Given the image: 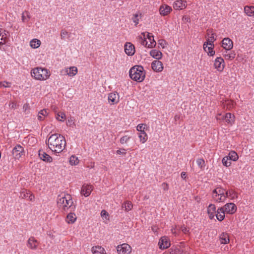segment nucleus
Here are the masks:
<instances>
[{
    "label": "nucleus",
    "instance_id": "nucleus-1",
    "mask_svg": "<svg viewBox=\"0 0 254 254\" xmlns=\"http://www.w3.org/2000/svg\"><path fill=\"white\" fill-rule=\"evenodd\" d=\"M46 144L52 152L59 153L65 149L66 141L61 134L54 133L50 136Z\"/></svg>",
    "mask_w": 254,
    "mask_h": 254
},
{
    "label": "nucleus",
    "instance_id": "nucleus-2",
    "mask_svg": "<svg viewBox=\"0 0 254 254\" xmlns=\"http://www.w3.org/2000/svg\"><path fill=\"white\" fill-rule=\"evenodd\" d=\"M146 74L145 70L142 66L135 65L130 68L129 71L130 78L136 82H141L145 78Z\"/></svg>",
    "mask_w": 254,
    "mask_h": 254
},
{
    "label": "nucleus",
    "instance_id": "nucleus-3",
    "mask_svg": "<svg viewBox=\"0 0 254 254\" xmlns=\"http://www.w3.org/2000/svg\"><path fill=\"white\" fill-rule=\"evenodd\" d=\"M73 203L70 194H67L64 195L60 194L57 197V204L59 207L63 209L64 211L72 207Z\"/></svg>",
    "mask_w": 254,
    "mask_h": 254
},
{
    "label": "nucleus",
    "instance_id": "nucleus-4",
    "mask_svg": "<svg viewBox=\"0 0 254 254\" xmlns=\"http://www.w3.org/2000/svg\"><path fill=\"white\" fill-rule=\"evenodd\" d=\"M31 75L38 80H46L50 76L48 70L41 67H36L32 70Z\"/></svg>",
    "mask_w": 254,
    "mask_h": 254
},
{
    "label": "nucleus",
    "instance_id": "nucleus-5",
    "mask_svg": "<svg viewBox=\"0 0 254 254\" xmlns=\"http://www.w3.org/2000/svg\"><path fill=\"white\" fill-rule=\"evenodd\" d=\"M117 251L119 254H129L131 252V248L127 244L118 245Z\"/></svg>",
    "mask_w": 254,
    "mask_h": 254
},
{
    "label": "nucleus",
    "instance_id": "nucleus-6",
    "mask_svg": "<svg viewBox=\"0 0 254 254\" xmlns=\"http://www.w3.org/2000/svg\"><path fill=\"white\" fill-rule=\"evenodd\" d=\"M24 154V148L20 145H17L12 150V155L15 159H18Z\"/></svg>",
    "mask_w": 254,
    "mask_h": 254
},
{
    "label": "nucleus",
    "instance_id": "nucleus-7",
    "mask_svg": "<svg viewBox=\"0 0 254 254\" xmlns=\"http://www.w3.org/2000/svg\"><path fill=\"white\" fill-rule=\"evenodd\" d=\"M159 247L160 249H165L170 246V242L167 237L163 236L160 238L158 243Z\"/></svg>",
    "mask_w": 254,
    "mask_h": 254
},
{
    "label": "nucleus",
    "instance_id": "nucleus-8",
    "mask_svg": "<svg viewBox=\"0 0 254 254\" xmlns=\"http://www.w3.org/2000/svg\"><path fill=\"white\" fill-rule=\"evenodd\" d=\"M108 99L111 105H114L119 102V95L117 92L110 93L109 94Z\"/></svg>",
    "mask_w": 254,
    "mask_h": 254
},
{
    "label": "nucleus",
    "instance_id": "nucleus-9",
    "mask_svg": "<svg viewBox=\"0 0 254 254\" xmlns=\"http://www.w3.org/2000/svg\"><path fill=\"white\" fill-rule=\"evenodd\" d=\"M152 69L155 72H161L163 69V64L159 60H155L151 64Z\"/></svg>",
    "mask_w": 254,
    "mask_h": 254
},
{
    "label": "nucleus",
    "instance_id": "nucleus-10",
    "mask_svg": "<svg viewBox=\"0 0 254 254\" xmlns=\"http://www.w3.org/2000/svg\"><path fill=\"white\" fill-rule=\"evenodd\" d=\"M214 66L218 71H222L224 68V61L221 57H217L214 62Z\"/></svg>",
    "mask_w": 254,
    "mask_h": 254
},
{
    "label": "nucleus",
    "instance_id": "nucleus-11",
    "mask_svg": "<svg viewBox=\"0 0 254 254\" xmlns=\"http://www.w3.org/2000/svg\"><path fill=\"white\" fill-rule=\"evenodd\" d=\"M222 46L226 50H230L233 47V42L229 38H225L222 41Z\"/></svg>",
    "mask_w": 254,
    "mask_h": 254
},
{
    "label": "nucleus",
    "instance_id": "nucleus-12",
    "mask_svg": "<svg viewBox=\"0 0 254 254\" xmlns=\"http://www.w3.org/2000/svg\"><path fill=\"white\" fill-rule=\"evenodd\" d=\"M125 52L128 56H132L135 53V48L131 43L127 42L125 45Z\"/></svg>",
    "mask_w": 254,
    "mask_h": 254
},
{
    "label": "nucleus",
    "instance_id": "nucleus-13",
    "mask_svg": "<svg viewBox=\"0 0 254 254\" xmlns=\"http://www.w3.org/2000/svg\"><path fill=\"white\" fill-rule=\"evenodd\" d=\"M226 213L233 214L237 210V206L234 203H228L225 205Z\"/></svg>",
    "mask_w": 254,
    "mask_h": 254
},
{
    "label": "nucleus",
    "instance_id": "nucleus-14",
    "mask_svg": "<svg viewBox=\"0 0 254 254\" xmlns=\"http://www.w3.org/2000/svg\"><path fill=\"white\" fill-rule=\"evenodd\" d=\"M39 243L34 237H31L27 241V246L32 250H36L38 247Z\"/></svg>",
    "mask_w": 254,
    "mask_h": 254
},
{
    "label": "nucleus",
    "instance_id": "nucleus-15",
    "mask_svg": "<svg viewBox=\"0 0 254 254\" xmlns=\"http://www.w3.org/2000/svg\"><path fill=\"white\" fill-rule=\"evenodd\" d=\"M92 190V187L91 185L84 184L81 188V193L87 197L90 194Z\"/></svg>",
    "mask_w": 254,
    "mask_h": 254
},
{
    "label": "nucleus",
    "instance_id": "nucleus-16",
    "mask_svg": "<svg viewBox=\"0 0 254 254\" xmlns=\"http://www.w3.org/2000/svg\"><path fill=\"white\" fill-rule=\"evenodd\" d=\"M172 10V9L171 7L167 4L162 5L159 8L160 13L162 16L167 15L169 13H170Z\"/></svg>",
    "mask_w": 254,
    "mask_h": 254
},
{
    "label": "nucleus",
    "instance_id": "nucleus-17",
    "mask_svg": "<svg viewBox=\"0 0 254 254\" xmlns=\"http://www.w3.org/2000/svg\"><path fill=\"white\" fill-rule=\"evenodd\" d=\"M39 156L41 160L45 162H51L52 161V158L43 150H40L39 151Z\"/></svg>",
    "mask_w": 254,
    "mask_h": 254
},
{
    "label": "nucleus",
    "instance_id": "nucleus-18",
    "mask_svg": "<svg viewBox=\"0 0 254 254\" xmlns=\"http://www.w3.org/2000/svg\"><path fill=\"white\" fill-rule=\"evenodd\" d=\"M207 213L209 218L212 219L214 217V213H217L216 211V207L214 204H210L207 208Z\"/></svg>",
    "mask_w": 254,
    "mask_h": 254
},
{
    "label": "nucleus",
    "instance_id": "nucleus-19",
    "mask_svg": "<svg viewBox=\"0 0 254 254\" xmlns=\"http://www.w3.org/2000/svg\"><path fill=\"white\" fill-rule=\"evenodd\" d=\"M186 3L185 0H177L174 2L173 7L175 9H182L186 7Z\"/></svg>",
    "mask_w": 254,
    "mask_h": 254
},
{
    "label": "nucleus",
    "instance_id": "nucleus-20",
    "mask_svg": "<svg viewBox=\"0 0 254 254\" xmlns=\"http://www.w3.org/2000/svg\"><path fill=\"white\" fill-rule=\"evenodd\" d=\"M150 55L157 60L161 59L162 57V53L161 52L156 49L151 50L150 52Z\"/></svg>",
    "mask_w": 254,
    "mask_h": 254
},
{
    "label": "nucleus",
    "instance_id": "nucleus-21",
    "mask_svg": "<svg viewBox=\"0 0 254 254\" xmlns=\"http://www.w3.org/2000/svg\"><path fill=\"white\" fill-rule=\"evenodd\" d=\"M169 254H188V253L184 251L180 246L172 248Z\"/></svg>",
    "mask_w": 254,
    "mask_h": 254
},
{
    "label": "nucleus",
    "instance_id": "nucleus-22",
    "mask_svg": "<svg viewBox=\"0 0 254 254\" xmlns=\"http://www.w3.org/2000/svg\"><path fill=\"white\" fill-rule=\"evenodd\" d=\"M104 251V249L101 246H97L92 248V252L93 254H106Z\"/></svg>",
    "mask_w": 254,
    "mask_h": 254
},
{
    "label": "nucleus",
    "instance_id": "nucleus-23",
    "mask_svg": "<svg viewBox=\"0 0 254 254\" xmlns=\"http://www.w3.org/2000/svg\"><path fill=\"white\" fill-rule=\"evenodd\" d=\"M147 38L150 41V43L148 45L147 47L152 48L154 47L156 45V41L154 40V36L151 33L147 32Z\"/></svg>",
    "mask_w": 254,
    "mask_h": 254
},
{
    "label": "nucleus",
    "instance_id": "nucleus-24",
    "mask_svg": "<svg viewBox=\"0 0 254 254\" xmlns=\"http://www.w3.org/2000/svg\"><path fill=\"white\" fill-rule=\"evenodd\" d=\"M220 241L221 244H226L229 243L230 240L227 234L223 233L220 236Z\"/></svg>",
    "mask_w": 254,
    "mask_h": 254
},
{
    "label": "nucleus",
    "instance_id": "nucleus-25",
    "mask_svg": "<svg viewBox=\"0 0 254 254\" xmlns=\"http://www.w3.org/2000/svg\"><path fill=\"white\" fill-rule=\"evenodd\" d=\"M76 217L74 213L70 212L66 216V221L68 223L73 224L76 220Z\"/></svg>",
    "mask_w": 254,
    "mask_h": 254
},
{
    "label": "nucleus",
    "instance_id": "nucleus-26",
    "mask_svg": "<svg viewBox=\"0 0 254 254\" xmlns=\"http://www.w3.org/2000/svg\"><path fill=\"white\" fill-rule=\"evenodd\" d=\"M48 114V109H43L39 112L38 115V119L39 121L44 120V117H46Z\"/></svg>",
    "mask_w": 254,
    "mask_h": 254
},
{
    "label": "nucleus",
    "instance_id": "nucleus-27",
    "mask_svg": "<svg viewBox=\"0 0 254 254\" xmlns=\"http://www.w3.org/2000/svg\"><path fill=\"white\" fill-rule=\"evenodd\" d=\"M245 12L248 16L254 15V6H246L244 8Z\"/></svg>",
    "mask_w": 254,
    "mask_h": 254
},
{
    "label": "nucleus",
    "instance_id": "nucleus-28",
    "mask_svg": "<svg viewBox=\"0 0 254 254\" xmlns=\"http://www.w3.org/2000/svg\"><path fill=\"white\" fill-rule=\"evenodd\" d=\"M66 72L70 76H73L75 75L77 72V68L75 66H71L69 68V71L68 69H66Z\"/></svg>",
    "mask_w": 254,
    "mask_h": 254
},
{
    "label": "nucleus",
    "instance_id": "nucleus-29",
    "mask_svg": "<svg viewBox=\"0 0 254 254\" xmlns=\"http://www.w3.org/2000/svg\"><path fill=\"white\" fill-rule=\"evenodd\" d=\"M226 156L228 157L230 160H232L234 161H237L239 158L238 155L234 151L230 152L228 155Z\"/></svg>",
    "mask_w": 254,
    "mask_h": 254
},
{
    "label": "nucleus",
    "instance_id": "nucleus-30",
    "mask_svg": "<svg viewBox=\"0 0 254 254\" xmlns=\"http://www.w3.org/2000/svg\"><path fill=\"white\" fill-rule=\"evenodd\" d=\"M30 44L32 48H37L40 46L41 41L36 39H33L30 41Z\"/></svg>",
    "mask_w": 254,
    "mask_h": 254
},
{
    "label": "nucleus",
    "instance_id": "nucleus-31",
    "mask_svg": "<svg viewBox=\"0 0 254 254\" xmlns=\"http://www.w3.org/2000/svg\"><path fill=\"white\" fill-rule=\"evenodd\" d=\"M234 116L230 113H227L225 116V121L227 123L232 124L234 122Z\"/></svg>",
    "mask_w": 254,
    "mask_h": 254
},
{
    "label": "nucleus",
    "instance_id": "nucleus-32",
    "mask_svg": "<svg viewBox=\"0 0 254 254\" xmlns=\"http://www.w3.org/2000/svg\"><path fill=\"white\" fill-rule=\"evenodd\" d=\"M225 195L226 197H231L232 199H234L235 197H237V193L233 190H226Z\"/></svg>",
    "mask_w": 254,
    "mask_h": 254
},
{
    "label": "nucleus",
    "instance_id": "nucleus-33",
    "mask_svg": "<svg viewBox=\"0 0 254 254\" xmlns=\"http://www.w3.org/2000/svg\"><path fill=\"white\" fill-rule=\"evenodd\" d=\"M224 56L226 60H233L235 57L234 52H231L230 53H227V52L224 54Z\"/></svg>",
    "mask_w": 254,
    "mask_h": 254
},
{
    "label": "nucleus",
    "instance_id": "nucleus-34",
    "mask_svg": "<svg viewBox=\"0 0 254 254\" xmlns=\"http://www.w3.org/2000/svg\"><path fill=\"white\" fill-rule=\"evenodd\" d=\"M122 207H124L126 211H128L132 209V205L131 202L127 201L125 204L122 205Z\"/></svg>",
    "mask_w": 254,
    "mask_h": 254
},
{
    "label": "nucleus",
    "instance_id": "nucleus-35",
    "mask_svg": "<svg viewBox=\"0 0 254 254\" xmlns=\"http://www.w3.org/2000/svg\"><path fill=\"white\" fill-rule=\"evenodd\" d=\"M69 163L71 165H76L78 163V160L77 157L74 155H72L69 158Z\"/></svg>",
    "mask_w": 254,
    "mask_h": 254
},
{
    "label": "nucleus",
    "instance_id": "nucleus-36",
    "mask_svg": "<svg viewBox=\"0 0 254 254\" xmlns=\"http://www.w3.org/2000/svg\"><path fill=\"white\" fill-rule=\"evenodd\" d=\"M208 45L214 47V44L213 43V41H210V38H208L206 41L203 44V49L205 52H207L206 48H207V46H208Z\"/></svg>",
    "mask_w": 254,
    "mask_h": 254
},
{
    "label": "nucleus",
    "instance_id": "nucleus-37",
    "mask_svg": "<svg viewBox=\"0 0 254 254\" xmlns=\"http://www.w3.org/2000/svg\"><path fill=\"white\" fill-rule=\"evenodd\" d=\"M65 115L63 112L58 113L56 116L57 120L61 122H63L64 121L62 119H65Z\"/></svg>",
    "mask_w": 254,
    "mask_h": 254
},
{
    "label": "nucleus",
    "instance_id": "nucleus-38",
    "mask_svg": "<svg viewBox=\"0 0 254 254\" xmlns=\"http://www.w3.org/2000/svg\"><path fill=\"white\" fill-rule=\"evenodd\" d=\"M4 32V31H2V35H1V37L0 38V45H3L4 44L6 41H7V35H6V34L5 33H3Z\"/></svg>",
    "mask_w": 254,
    "mask_h": 254
},
{
    "label": "nucleus",
    "instance_id": "nucleus-39",
    "mask_svg": "<svg viewBox=\"0 0 254 254\" xmlns=\"http://www.w3.org/2000/svg\"><path fill=\"white\" fill-rule=\"evenodd\" d=\"M29 18L30 16L28 11H25L23 12L22 15V20L23 22L28 21Z\"/></svg>",
    "mask_w": 254,
    "mask_h": 254
},
{
    "label": "nucleus",
    "instance_id": "nucleus-40",
    "mask_svg": "<svg viewBox=\"0 0 254 254\" xmlns=\"http://www.w3.org/2000/svg\"><path fill=\"white\" fill-rule=\"evenodd\" d=\"M213 46H210L209 47H208L207 46L206 50L208 56H212L214 55L215 54V51L213 50Z\"/></svg>",
    "mask_w": 254,
    "mask_h": 254
},
{
    "label": "nucleus",
    "instance_id": "nucleus-41",
    "mask_svg": "<svg viewBox=\"0 0 254 254\" xmlns=\"http://www.w3.org/2000/svg\"><path fill=\"white\" fill-rule=\"evenodd\" d=\"M223 164L227 167L230 166L231 164V162L230 160L229 159L228 157L227 156L224 157L222 159Z\"/></svg>",
    "mask_w": 254,
    "mask_h": 254
},
{
    "label": "nucleus",
    "instance_id": "nucleus-42",
    "mask_svg": "<svg viewBox=\"0 0 254 254\" xmlns=\"http://www.w3.org/2000/svg\"><path fill=\"white\" fill-rule=\"evenodd\" d=\"M30 106L29 104L26 103L24 104L23 106V111L26 114H29L30 113Z\"/></svg>",
    "mask_w": 254,
    "mask_h": 254
},
{
    "label": "nucleus",
    "instance_id": "nucleus-43",
    "mask_svg": "<svg viewBox=\"0 0 254 254\" xmlns=\"http://www.w3.org/2000/svg\"><path fill=\"white\" fill-rule=\"evenodd\" d=\"M29 192H27L26 190H23L20 192L19 197L21 198H28V197L29 194Z\"/></svg>",
    "mask_w": 254,
    "mask_h": 254
},
{
    "label": "nucleus",
    "instance_id": "nucleus-44",
    "mask_svg": "<svg viewBox=\"0 0 254 254\" xmlns=\"http://www.w3.org/2000/svg\"><path fill=\"white\" fill-rule=\"evenodd\" d=\"M132 20L135 23V25L136 26L139 22V15L137 13L133 14Z\"/></svg>",
    "mask_w": 254,
    "mask_h": 254
},
{
    "label": "nucleus",
    "instance_id": "nucleus-45",
    "mask_svg": "<svg viewBox=\"0 0 254 254\" xmlns=\"http://www.w3.org/2000/svg\"><path fill=\"white\" fill-rule=\"evenodd\" d=\"M130 138V137L127 135H125L124 136H123L122 137H121V138L120 139V143L121 144H124L125 143H127V141L129 140V139Z\"/></svg>",
    "mask_w": 254,
    "mask_h": 254
},
{
    "label": "nucleus",
    "instance_id": "nucleus-46",
    "mask_svg": "<svg viewBox=\"0 0 254 254\" xmlns=\"http://www.w3.org/2000/svg\"><path fill=\"white\" fill-rule=\"evenodd\" d=\"M216 216L217 219L219 221H222L225 218V214L224 213H216Z\"/></svg>",
    "mask_w": 254,
    "mask_h": 254
},
{
    "label": "nucleus",
    "instance_id": "nucleus-47",
    "mask_svg": "<svg viewBox=\"0 0 254 254\" xmlns=\"http://www.w3.org/2000/svg\"><path fill=\"white\" fill-rule=\"evenodd\" d=\"M204 161L202 159H198L196 160V163L200 168H202L204 165Z\"/></svg>",
    "mask_w": 254,
    "mask_h": 254
},
{
    "label": "nucleus",
    "instance_id": "nucleus-48",
    "mask_svg": "<svg viewBox=\"0 0 254 254\" xmlns=\"http://www.w3.org/2000/svg\"><path fill=\"white\" fill-rule=\"evenodd\" d=\"M139 137L140 138V141L142 142V143H144L147 139V134H139Z\"/></svg>",
    "mask_w": 254,
    "mask_h": 254
},
{
    "label": "nucleus",
    "instance_id": "nucleus-49",
    "mask_svg": "<svg viewBox=\"0 0 254 254\" xmlns=\"http://www.w3.org/2000/svg\"><path fill=\"white\" fill-rule=\"evenodd\" d=\"M146 126V125L145 124H139L136 127V129L139 131H142V130L145 129Z\"/></svg>",
    "mask_w": 254,
    "mask_h": 254
},
{
    "label": "nucleus",
    "instance_id": "nucleus-50",
    "mask_svg": "<svg viewBox=\"0 0 254 254\" xmlns=\"http://www.w3.org/2000/svg\"><path fill=\"white\" fill-rule=\"evenodd\" d=\"M218 193L219 195H225L226 190L221 187H218Z\"/></svg>",
    "mask_w": 254,
    "mask_h": 254
},
{
    "label": "nucleus",
    "instance_id": "nucleus-51",
    "mask_svg": "<svg viewBox=\"0 0 254 254\" xmlns=\"http://www.w3.org/2000/svg\"><path fill=\"white\" fill-rule=\"evenodd\" d=\"M68 32L65 30H62L61 33V37L62 39H64L67 35Z\"/></svg>",
    "mask_w": 254,
    "mask_h": 254
},
{
    "label": "nucleus",
    "instance_id": "nucleus-52",
    "mask_svg": "<svg viewBox=\"0 0 254 254\" xmlns=\"http://www.w3.org/2000/svg\"><path fill=\"white\" fill-rule=\"evenodd\" d=\"M217 213L225 214V213H226L225 206L223 207L219 208L217 210Z\"/></svg>",
    "mask_w": 254,
    "mask_h": 254
},
{
    "label": "nucleus",
    "instance_id": "nucleus-53",
    "mask_svg": "<svg viewBox=\"0 0 254 254\" xmlns=\"http://www.w3.org/2000/svg\"><path fill=\"white\" fill-rule=\"evenodd\" d=\"M161 187L164 191H167L169 189V186H168V184H167L166 183H162V185H161Z\"/></svg>",
    "mask_w": 254,
    "mask_h": 254
},
{
    "label": "nucleus",
    "instance_id": "nucleus-54",
    "mask_svg": "<svg viewBox=\"0 0 254 254\" xmlns=\"http://www.w3.org/2000/svg\"><path fill=\"white\" fill-rule=\"evenodd\" d=\"M226 196L225 195H224V196L222 195H220V197H218L217 198V199H216V201L217 202H221V201H224L226 198Z\"/></svg>",
    "mask_w": 254,
    "mask_h": 254
},
{
    "label": "nucleus",
    "instance_id": "nucleus-55",
    "mask_svg": "<svg viewBox=\"0 0 254 254\" xmlns=\"http://www.w3.org/2000/svg\"><path fill=\"white\" fill-rule=\"evenodd\" d=\"M117 154L125 155L126 154V150L125 149H122L117 150Z\"/></svg>",
    "mask_w": 254,
    "mask_h": 254
},
{
    "label": "nucleus",
    "instance_id": "nucleus-56",
    "mask_svg": "<svg viewBox=\"0 0 254 254\" xmlns=\"http://www.w3.org/2000/svg\"><path fill=\"white\" fill-rule=\"evenodd\" d=\"M158 44L160 45L163 48H164V44H166V41L164 39H160L158 41Z\"/></svg>",
    "mask_w": 254,
    "mask_h": 254
},
{
    "label": "nucleus",
    "instance_id": "nucleus-57",
    "mask_svg": "<svg viewBox=\"0 0 254 254\" xmlns=\"http://www.w3.org/2000/svg\"><path fill=\"white\" fill-rule=\"evenodd\" d=\"M215 33H211V36H209V38H210V41H213V43L216 40V38H214Z\"/></svg>",
    "mask_w": 254,
    "mask_h": 254
},
{
    "label": "nucleus",
    "instance_id": "nucleus-58",
    "mask_svg": "<svg viewBox=\"0 0 254 254\" xmlns=\"http://www.w3.org/2000/svg\"><path fill=\"white\" fill-rule=\"evenodd\" d=\"M27 199L30 201H33L35 199V196L33 194L29 193Z\"/></svg>",
    "mask_w": 254,
    "mask_h": 254
},
{
    "label": "nucleus",
    "instance_id": "nucleus-59",
    "mask_svg": "<svg viewBox=\"0 0 254 254\" xmlns=\"http://www.w3.org/2000/svg\"><path fill=\"white\" fill-rule=\"evenodd\" d=\"M6 84H8L9 83L7 82H6V81H4L3 82H0V87H8L9 86L8 85H5Z\"/></svg>",
    "mask_w": 254,
    "mask_h": 254
},
{
    "label": "nucleus",
    "instance_id": "nucleus-60",
    "mask_svg": "<svg viewBox=\"0 0 254 254\" xmlns=\"http://www.w3.org/2000/svg\"><path fill=\"white\" fill-rule=\"evenodd\" d=\"M9 106L12 109H15L16 106V104L14 102H11L9 104Z\"/></svg>",
    "mask_w": 254,
    "mask_h": 254
},
{
    "label": "nucleus",
    "instance_id": "nucleus-61",
    "mask_svg": "<svg viewBox=\"0 0 254 254\" xmlns=\"http://www.w3.org/2000/svg\"><path fill=\"white\" fill-rule=\"evenodd\" d=\"M218 187H217V188H216L212 191V195L214 194H218Z\"/></svg>",
    "mask_w": 254,
    "mask_h": 254
},
{
    "label": "nucleus",
    "instance_id": "nucleus-62",
    "mask_svg": "<svg viewBox=\"0 0 254 254\" xmlns=\"http://www.w3.org/2000/svg\"><path fill=\"white\" fill-rule=\"evenodd\" d=\"M142 44L145 45L146 47H147L148 46L147 45L148 44V42L145 39H144L142 40Z\"/></svg>",
    "mask_w": 254,
    "mask_h": 254
},
{
    "label": "nucleus",
    "instance_id": "nucleus-63",
    "mask_svg": "<svg viewBox=\"0 0 254 254\" xmlns=\"http://www.w3.org/2000/svg\"><path fill=\"white\" fill-rule=\"evenodd\" d=\"M219 196V194H214L212 195V197L213 198H214V199L216 201V199H217V198L219 197L218 196Z\"/></svg>",
    "mask_w": 254,
    "mask_h": 254
},
{
    "label": "nucleus",
    "instance_id": "nucleus-64",
    "mask_svg": "<svg viewBox=\"0 0 254 254\" xmlns=\"http://www.w3.org/2000/svg\"><path fill=\"white\" fill-rule=\"evenodd\" d=\"M106 214H107V215L108 216V213H107V212L105 210H103L101 211V214L102 216L103 215H106Z\"/></svg>",
    "mask_w": 254,
    "mask_h": 254
}]
</instances>
